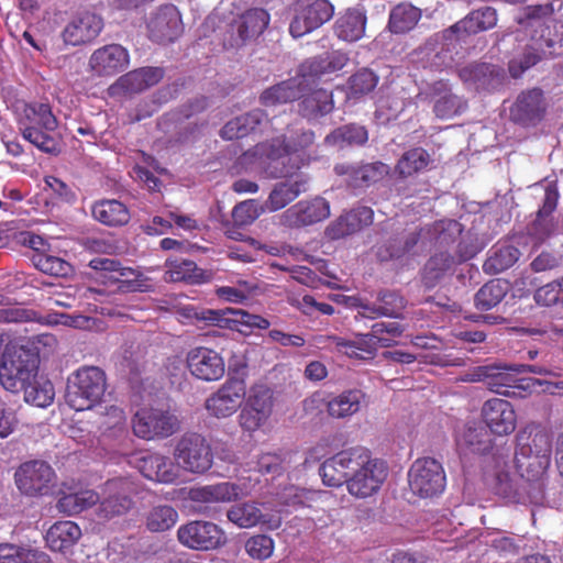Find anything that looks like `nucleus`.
Returning a JSON list of instances; mask_svg holds the SVG:
<instances>
[{"label":"nucleus","instance_id":"obj_1","mask_svg":"<svg viewBox=\"0 0 563 563\" xmlns=\"http://www.w3.org/2000/svg\"><path fill=\"white\" fill-rule=\"evenodd\" d=\"M0 383L10 393H24V400L36 407L49 406L53 384L38 376V358L29 349L0 336Z\"/></svg>","mask_w":563,"mask_h":563},{"label":"nucleus","instance_id":"obj_2","mask_svg":"<svg viewBox=\"0 0 563 563\" xmlns=\"http://www.w3.org/2000/svg\"><path fill=\"white\" fill-rule=\"evenodd\" d=\"M516 440L515 468L529 483L527 488L529 501L533 505H543L545 478L551 465V437L539 426L529 424L517 433Z\"/></svg>","mask_w":563,"mask_h":563},{"label":"nucleus","instance_id":"obj_3","mask_svg":"<svg viewBox=\"0 0 563 563\" xmlns=\"http://www.w3.org/2000/svg\"><path fill=\"white\" fill-rule=\"evenodd\" d=\"M515 364L494 363L477 366L461 377L462 382H482L496 394L505 396H522L523 391H532L542 386L543 391L551 395H563V380L549 382L538 378L519 377V372L511 369Z\"/></svg>","mask_w":563,"mask_h":563},{"label":"nucleus","instance_id":"obj_4","mask_svg":"<svg viewBox=\"0 0 563 563\" xmlns=\"http://www.w3.org/2000/svg\"><path fill=\"white\" fill-rule=\"evenodd\" d=\"M402 333V328L397 322H375L371 327V332L356 334L354 340H345L341 336H319L317 343L325 340L331 341L339 352L344 353L351 358L368 360L373 358L378 347H388L393 344L394 338Z\"/></svg>","mask_w":563,"mask_h":563},{"label":"nucleus","instance_id":"obj_5","mask_svg":"<svg viewBox=\"0 0 563 563\" xmlns=\"http://www.w3.org/2000/svg\"><path fill=\"white\" fill-rule=\"evenodd\" d=\"M104 372L97 366H84L68 377L67 404L77 411L91 409L106 393Z\"/></svg>","mask_w":563,"mask_h":563},{"label":"nucleus","instance_id":"obj_6","mask_svg":"<svg viewBox=\"0 0 563 563\" xmlns=\"http://www.w3.org/2000/svg\"><path fill=\"white\" fill-rule=\"evenodd\" d=\"M354 460L357 461V465L353 466L347 481L349 493L358 498L376 494L387 477V465L382 460L372 459L364 448H355Z\"/></svg>","mask_w":563,"mask_h":563},{"label":"nucleus","instance_id":"obj_7","mask_svg":"<svg viewBox=\"0 0 563 563\" xmlns=\"http://www.w3.org/2000/svg\"><path fill=\"white\" fill-rule=\"evenodd\" d=\"M314 142V133L311 130L302 131L292 143L275 140L267 154L271 159L269 168L273 177H287L292 169L300 168L309 157L305 150Z\"/></svg>","mask_w":563,"mask_h":563},{"label":"nucleus","instance_id":"obj_8","mask_svg":"<svg viewBox=\"0 0 563 563\" xmlns=\"http://www.w3.org/2000/svg\"><path fill=\"white\" fill-rule=\"evenodd\" d=\"M174 460L180 471L191 474H203L213 463L211 448L203 435L197 432H187L176 442Z\"/></svg>","mask_w":563,"mask_h":563},{"label":"nucleus","instance_id":"obj_9","mask_svg":"<svg viewBox=\"0 0 563 563\" xmlns=\"http://www.w3.org/2000/svg\"><path fill=\"white\" fill-rule=\"evenodd\" d=\"M132 430L142 440L166 439L179 430V421L169 410L144 407L134 413Z\"/></svg>","mask_w":563,"mask_h":563},{"label":"nucleus","instance_id":"obj_10","mask_svg":"<svg viewBox=\"0 0 563 563\" xmlns=\"http://www.w3.org/2000/svg\"><path fill=\"white\" fill-rule=\"evenodd\" d=\"M266 505L251 500L236 503L227 511L228 520L241 529L261 526L266 530H277L283 523V510Z\"/></svg>","mask_w":563,"mask_h":563},{"label":"nucleus","instance_id":"obj_11","mask_svg":"<svg viewBox=\"0 0 563 563\" xmlns=\"http://www.w3.org/2000/svg\"><path fill=\"white\" fill-rule=\"evenodd\" d=\"M133 483L129 478H113L107 481L102 487L96 515L100 521H108L129 512L133 506L131 495Z\"/></svg>","mask_w":563,"mask_h":563},{"label":"nucleus","instance_id":"obj_12","mask_svg":"<svg viewBox=\"0 0 563 563\" xmlns=\"http://www.w3.org/2000/svg\"><path fill=\"white\" fill-rule=\"evenodd\" d=\"M409 487L415 495L433 497L445 488V474L442 465L432 457L418 459L408 472Z\"/></svg>","mask_w":563,"mask_h":563},{"label":"nucleus","instance_id":"obj_13","mask_svg":"<svg viewBox=\"0 0 563 563\" xmlns=\"http://www.w3.org/2000/svg\"><path fill=\"white\" fill-rule=\"evenodd\" d=\"M178 541L186 548L200 551L214 550L227 541L224 531L216 523L192 520L177 530Z\"/></svg>","mask_w":563,"mask_h":563},{"label":"nucleus","instance_id":"obj_14","mask_svg":"<svg viewBox=\"0 0 563 563\" xmlns=\"http://www.w3.org/2000/svg\"><path fill=\"white\" fill-rule=\"evenodd\" d=\"M14 477L18 488L30 496L47 494L56 481V474L52 466L40 460L21 464Z\"/></svg>","mask_w":563,"mask_h":563},{"label":"nucleus","instance_id":"obj_15","mask_svg":"<svg viewBox=\"0 0 563 563\" xmlns=\"http://www.w3.org/2000/svg\"><path fill=\"white\" fill-rule=\"evenodd\" d=\"M246 386L243 380L230 378L205 402L208 413L218 419L234 415L245 399Z\"/></svg>","mask_w":563,"mask_h":563},{"label":"nucleus","instance_id":"obj_16","mask_svg":"<svg viewBox=\"0 0 563 563\" xmlns=\"http://www.w3.org/2000/svg\"><path fill=\"white\" fill-rule=\"evenodd\" d=\"M333 13L334 7L328 0L298 4L289 24V33L294 38H299L323 25Z\"/></svg>","mask_w":563,"mask_h":563},{"label":"nucleus","instance_id":"obj_17","mask_svg":"<svg viewBox=\"0 0 563 563\" xmlns=\"http://www.w3.org/2000/svg\"><path fill=\"white\" fill-rule=\"evenodd\" d=\"M498 22L497 10L492 7H482L472 10L463 19L443 30L442 38H461L463 42L475 34L494 29Z\"/></svg>","mask_w":563,"mask_h":563},{"label":"nucleus","instance_id":"obj_18","mask_svg":"<svg viewBox=\"0 0 563 563\" xmlns=\"http://www.w3.org/2000/svg\"><path fill=\"white\" fill-rule=\"evenodd\" d=\"M330 216V203L322 197L301 200L279 216V223L287 228L311 225Z\"/></svg>","mask_w":563,"mask_h":563},{"label":"nucleus","instance_id":"obj_19","mask_svg":"<svg viewBox=\"0 0 563 563\" xmlns=\"http://www.w3.org/2000/svg\"><path fill=\"white\" fill-rule=\"evenodd\" d=\"M148 36L152 41L166 44L177 40L183 33L180 13L173 4L159 7L147 21Z\"/></svg>","mask_w":563,"mask_h":563},{"label":"nucleus","instance_id":"obj_20","mask_svg":"<svg viewBox=\"0 0 563 563\" xmlns=\"http://www.w3.org/2000/svg\"><path fill=\"white\" fill-rule=\"evenodd\" d=\"M191 375L205 382H214L225 373L224 360L217 351L197 346L188 351L186 357Z\"/></svg>","mask_w":563,"mask_h":563},{"label":"nucleus","instance_id":"obj_21","mask_svg":"<svg viewBox=\"0 0 563 563\" xmlns=\"http://www.w3.org/2000/svg\"><path fill=\"white\" fill-rule=\"evenodd\" d=\"M164 77L161 67H141L122 75L109 87L112 97L131 96L140 93L158 84Z\"/></svg>","mask_w":563,"mask_h":563},{"label":"nucleus","instance_id":"obj_22","mask_svg":"<svg viewBox=\"0 0 563 563\" xmlns=\"http://www.w3.org/2000/svg\"><path fill=\"white\" fill-rule=\"evenodd\" d=\"M443 31L431 35L419 48L420 54L427 57L430 67L443 70L451 69L457 65L455 55L457 45L463 42L461 38H442Z\"/></svg>","mask_w":563,"mask_h":563},{"label":"nucleus","instance_id":"obj_23","mask_svg":"<svg viewBox=\"0 0 563 563\" xmlns=\"http://www.w3.org/2000/svg\"><path fill=\"white\" fill-rule=\"evenodd\" d=\"M102 29V18L93 12L85 11L68 22L63 30L62 37L67 45H84L93 41Z\"/></svg>","mask_w":563,"mask_h":563},{"label":"nucleus","instance_id":"obj_24","mask_svg":"<svg viewBox=\"0 0 563 563\" xmlns=\"http://www.w3.org/2000/svg\"><path fill=\"white\" fill-rule=\"evenodd\" d=\"M254 486L222 482L213 485L191 488L189 499L199 504L230 503L251 494Z\"/></svg>","mask_w":563,"mask_h":563},{"label":"nucleus","instance_id":"obj_25","mask_svg":"<svg viewBox=\"0 0 563 563\" xmlns=\"http://www.w3.org/2000/svg\"><path fill=\"white\" fill-rule=\"evenodd\" d=\"M130 56L119 44H109L96 49L89 58V68L98 76H113L128 67Z\"/></svg>","mask_w":563,"mask_h":563},{"label":"nucleus","instance_id":"obj_26","mask_svg":"<svg viewBox=\"0 0 563 563\" xmlns=\"http://www.w3.org/2000/svg\"><path fill=\"white\" fill-rule=\"evenodd\" d=\"M459 77L474 90H494L505 80L504 70L490 64H470L459 69Z\"/></svg>","mask_w":563,"mask_h":563},{"label":"nucleus","instance_id":"obj_27","mask_svg":"<svg viewBox=\"0 0 563 563\" xmlns=\"http://www.w3.org/2000/svg\"><path fill=\"white\" fill-rule=\"evenodd\" d=\"M136 467L151 481L173 484L180 478L176 461L159 453H146L136 460Z\"/></svg>","mask_w":563,"mask_h":563},{"label":"nucleus","instance_id":"obj_28","mask_svg":"<svg viewBox=\"0 0 563 563\" xmlns=\"http://www.w3.org/2000/svg\"><path fill=\"white\" fill-rule=\"evenodd\" d=\"M482 415L486 426L495 434L507 435L516 428V412L511 404L505 399H488L483 405Z\"/></svg>","mask_w":563,"mask_h":563},{"label":"nucleus","instance_id":"obj_29","mask_svg":"<svg viewBox=\"0 0 563 563\" xmlns=\"http://www.w3.org/2000/svg\"><path fill=\"white\" fill-rule=\"evenodd\" d=\"M334 172L336 175L345 176L350 187L366 188L383 179L389 173V167L382 162L368 164L342 163L334 166Z\"/></svg>","mask_w":563,"mask_h":563},{"label":"nucleus","instance_id":"obj_30","mask_svg":"<svg viewBox=\"0 0 563 563\" xmlns=\"http://www.w3.org/2000/svg\"><path fill=\"white\" fill-rule=\"evenodd\" d=\"M355 448L344 450L324 461L320 467V475L327 486L338 487L347 481L353 466L357 465Z\"/></svg>","mask_w":563,"mask_h":563},{"label":"nucleus","instance_id":"obj_31","mask_svg":"<svg viewBox=\"0 0 563 563\" xmlns=\"http://www.w3.org/2000/svg\"><path fill=\"white\" fill-rule=\"evenodd\" d=\"M307 190L308 178L303 174H294L285 180L277 183L265 201L268 212H275L285 208Z\"/></svg>","mask_w":563,"mask_h":563},{"label":"nucleus","instance_id":"obj_32","mask_svg":"<svg viewBox=\"0 0 563 563\" xmlns=\"http://www.w3.org/2000/svg\"><path fill=\"white\" fill-rule=\"evenodd\" d=\"M543 112V96L539 89L520 93L510 108L511 119L521 124H533L540 121Z\"/></svg>","mask_w":563,"mask_h":563},{"label":"nucleus","instance_id":"obj_33","mask_svg":"<svg viewBox=\"0 0 563 563\" xmlns=\"http://www.w3.org/2000/svg\"><path fill=\"white\" fill-rule=\"evenodd\" d=\"M271 21L269 13L262 8H253L245 11L239 20L235 21V29L239 36L236 45L244 44L260 36L268 26Z\"/></svg>","mask_w":563,"mask_h":563},{"label":"nucleus","instance_id":"obj_34","mask_svg":"<svg viewBox=\"0 0 563 563\" xmlns=\"http://www.w3.org/2000/svg\"><path fill=\"white\" fill-rule=\"evenodd\" d=\"M350 58L342 51L327 52L306 60L302 65L303 75L312 77H321L334 74L343 69Z\"/></svg>","mask_w":563,"mask_h":563},{"label":"nucleus","instance_id":"obj_35","mask_svg":"<svg viewBox=\"0 0 563 563\" xmlns=\"http://www.w3.org/2000/svg\"><path fill=\"white\" fill-rule=\"evenodd\" d=\"M432 90L435 96L433 111L438 118L450 119L465 111L466 101L453 93L446 82H435Z\"/></svg>","mask_w":563,"mask_h":563},{"label":"nucleus","instance_id":"obj_36","mask_svg":"<svg viewBox=\"0 0 563 563\" xmlns=\"http://www.w3.org/2000/svg\"><path fill=\"white\" fill-rule=\"evenodd\" d=\"M366 14L362 9H349L338 18L334 33L340 40L356 42L365 34Z\"/></svg>","mask_w":563,"mask_h":563},{"label":"nucleus","instance_id":"obj_37","mask_svg":"<svg viewBox=\"0 0 563 563\" xmlns=\"http://www.w3.org/2000/svg\"><path fill=\"white\" fill-rule=\"evenodd\" d=\"M81 530L73 521L55 522L46 532V543L52 551L66 552L79 540Z\"/></svg>","mask_w":563,"mask_h":563},{"label":"nucleus","instance_id":"obj_38","mask_svg":"<svg viewBox=\"0 0 563 563\" xmlns=\"http://www.w3.org/2000/svg\"><path fill=\"white\" fill-rule=\"evenodd\" d=\"M459 451L464 454H486L492 446L490 434L483 427L467 426L456 437Z\"/></svg>","mask_w":563,"mask_h":563},{"label":"nucleus","instance_id":"obj_39","mask_svg":"<svg viewBox=\"0 0 563 563\" xmlns=\"http://www.w3.org/2000/svg\"><path fill=\"white\" fill-rule=\"evenodd\" d=\"M421 15V10L411 3H398L389 11L387 29L393 34H406L416 27Z\"/></svg>","mask_w":563,"mask_h":563},{"label":"nucleus","instance_id":"obj_40","mask_svg":"<svg viewBox=\"0 0 563 563\" xmlns=\"http://www.w3.org/2000/svg\"><path fill=\"white\" fill-rule=\"evenodd\" d=\"M167 267V274L173 282L206 284L212 280V273L210 271L199 268L195 262L189 260H168Z\"/></svg>","mask_w":563,"mask_h":563},{"label":"nucleus","instance_id":"obj_41","mask_svg":"<svg viewBox=\"0 0 563 563\" xmlns=\"http://www.w3.org/2000/svg\"><path fill=\"white\" fill-rule=\"evenodd\" d=\"M404 308L405 300L400 295L395 291H385L379 295L377 303L363 305L360 313L366 318L379 316L398 318Z\"/></svg>","mask_w":563,"mask_h":563},{"label":"nucleus","instance_id":"obj_42","mask_svg":"<svg viewBox=\"0 0 563 563\" xmlns=\"http://www.w3.org/2000/svg\"><path fill=\"white\" fill-rule=\"evenodd\" d=\"M551 46L549 41L532 40L530 44H528L522 53V56L515 57L509 62V73L514 78L520 77L527 69L534 66L538 62H540L543 57L547 56V51L544 48Z\"/></svg>","mask_w":563,"mask_h":563},{"label":"nucleus","instance_id":"obj_43","mask_svg":"<svg viewBox=\"0 0 563 563\" xmlns=\"http://www.w3.org/2000/svg\"><path fill=\"white\" fill-rule=\"evenodd\" d=\"M0 563H51L49 556L29 545L0 544Z\"/></svg>","mask_w":563,"mask_h":563},{"label":"nucleus","instance_id":"obj_44","mask_svg":"<svg viewBox=\"0 0 563 563\" xmlns=\"http://www.w3.org/2000/svg\"><path fill=\"white\" fill-rule=\"evenodd\" d=\"M364 404L365 394L360 389H350L328 402V412L333 418H345L356 413Z\"/></svg>","mask_w":563,"mask_h":563},{"label":"nucleus","instance_id":"obj_45","mask_svg":"<svg viewBox=\"0 0 563 563\" xmlns=\"http://www.w3.org/2000/svg\"><path fill=\"white\" fill-rule=\"evenodd\" d=\"M100 494L92 489H81L64 494L57 501V508L67 516L78 515L98 504Z\"/></svg>","mask_w":563,"mask_h":563},{"label":"nucleus","instance_id":"obj_46","mask_svg":"<svg viewBox=\"0 0 563 563\" xmlns=\"http://www.w3.org/2000/svg\"><path fill=\"white\" fill-rule=\"evenodd\" d=\"M302 81L301 78H291L283 81L266 89L262 93L261 100L265 106H275L299 99L302 97Z\"/></svg>","mask_w":563,"mask_h":563},{"label":"nucleus","instance_id":"obj_47","mask_svg":"<svg viewBox=\"0 0 563 563\" xmlns=\"http://www.w3.org/2000/svg\"><path fill=\"white\" fill-rule=\"evenodd\" d=\"M93 218L109 227L126 224L130 220L128 208L118 200H103L93 205Z\"/></svg>","mask_w":563,"mask_h":563},{"label":"nucleus","instance_id":"obj_48","mask_svg":"<svg viewBox=\"0 0 563 563\" xmlns=\"http://www.w3.org/2000/svg\"><path fill=\"white\" fill-rule=\"evenodd\" d=\"M520 256L517 247L509 244H497L489 251V256L484 262L483 269L487 274H499L511 267Z\"/></svg>","mask_w":563,"mask_h":563},{"label":"nucleus","instance_id":"obj_49","mask_svg":"<svg viewBox=\"0 0 563 563\" xmlns=\"http://www.w3.org/2000/svg\"><path fill=\"white\" fill-rule=\"evenodd\" d=\"M421 231L412 230L401 238H394L377 246V257L380 261L400 258L406 255L419 241Z\"/></svg>","mask_w":563,"mask_h":563},{"label":"nucleus","instance_id":"obj_50","mask_svg":"<svg viewBox=\"0 0 563 563\" xmlns=\"http://www.w3.org/2000/svg\"><path fill=\"white\" fill-rule=\"evenodd\" d=\"M332 109V93L325 89L312 91L299 103V112L309 120L328 114Z\"/></svg>","mask_w":563,"mask_h":563},{"label":"nucleus","instance_id":"obj_51","mask_svg":"<svg viewBox=\"0 0 563 563\" xmlns=\"http://www.w3.org/2000/svg\"><path fill=\"white\" fill-rule=\"evenodd\" d=\"M367 130L363 125L351 123L342 125L332 131L325 136L324 142L328 145L342 148L352 145H363L367 142Z\"/></svg>","mask_w":563,"mask_h":563},{"label":"nucleus","instance_id":"obj_52","mask_svg":"<svg viewBox=\"0 0 563 563\" xmlns=\"http://www.w3.org/2000/svg\"><path fill=\"white\" fill-rule=\"evenodd\" d=\"M454 265V257L446 252L431 256L422 272V283L427 288H433Z\"/></svg>","mask_w":563,"mask_h":563},{"label":"nucleus","instance_id":"obj_53","mask_svg":"<svg viewBox=\"0 0 563 563\" xmlns=\"http://www.w3.org/2000/svg\"><path fill=\"white\" fill-rule=\"evenodd\" d=\"M509 285L504 279H493L479 288L475 295V306L481 310L496 307L508 292Z\"/></svg>","mask_w":563,"mask_h":563},{"label":"nucleus","instance_id":"obj_54","mask_svg":"<svg viewBox=\"0 0 563 563\" xmlns=\"http://www.w3.org/2000/svg\"><path fill=\"white\" fill-rule=\"evenodd\" d=\"M89 266L99 272L97 277L99 280L109 285L121 284L133 274L130 268L121 267L119 262L111 258H93L90 261Z\"/></svg>","mask_w":563,"mask_h":563},{"label":"nucleus","instance_id":"obj_55","mask_svg":"<svg viewBox=\"0 0 563 563\" xmlns=\"http://www.w3.org/2000/svg\"><path fill=\"white\" fill-rule=\"evenodd\" d=\"M178 520L177 510L170 505H156L145 517L146 528L152 532H164L172 529Z\"/></svg>","mask_w":563,"mask_h":563},{"label":"nucleus","instance_id":"obj_56","mask_svg":"<svg viewBox=\"0 0 563 563\" xmlns=\"http://www.w3.org/2000/svg\"><path fill=\"white\" fill-rule=\"evenodd\" d=\"M31 261L36 269L49 276L67 277L73 273L70 263L46 251L33 254Z\"/></svg>","mask_w":563,"mask_h":563},{"label":"nucleus","instance_id":"obj_57","mask_svg":"<svg viewBox=\"0 0 563 563\" xmlns=\"http://www.w3.org/2000/svg\"><path fill=\"white\" fill-rule=\"evenodd\" d=\"M24 117L27 121V123H23L24 126L34 125L37 129L53 131L57 125V121L47 103L26 104L24 108Z\"/></svg>","mask_w":563,"mask_h":563},{"label":"nucleus","instance_id":"obj_58","mask_svg":"<svg viewBox=\"0 0 563 563\" xmlns=\"http://www.w3.org/2000/svg\"><path fill=\"white\" fill-rule=\"evenodd\" d=\"M268 212L266 203H260L255 199H247L238 203L232 210V218L236 225L252 224L261 214Z\"/></svg>","mask_w":563,"mask_h":563},{"label":"nucleus","instance_id":"obj_59","mask_svg":"<svg viewBox=\"0 0 563 563\" xmlns=\"http://www.w3.org/2000/svg\"><path fill=\"white\" fill-rule=\"evenodd\" d=\"M429 154L423 148H413L406 152L397 164V172L402 177L411 176L424 169L429 164Z\"/></svg>","mask_w":563,"mask_h":563},{"label":"nucleus","instance_id":"obj_60","mask_svg":"<svg viewBox=\"0 0 563 563\" xmlns=\"http://www.w3.org/2000/svg\"><path fill=\"white\" fill-rule=\"evenodd\" d=\"M284 470L283 461L279 455L273 453L262 454L252 468L253 474L249 476V479L254 482V484L250 486L255 487V485L260 483V474L276 477L279 476Z\"/></svg>","mask_w":563,"mask_h":563},{"label":"nucleus","instance_id":"obj_61","mask_svg":"<svg viewBox=\"0 0 563 563\" xmlns=\"http://www.w3.org/2000/svg\"><path fill=\"white\" fill-rule=\"evenodd\" d=\"M102 434L110 439H121L126 435V424L124 411L119 407H110L102 424Z\"/></svg>","mask_w":563,"mask_h":563},{"label":"nucleus","instance_id":"obj_62","mask_svg":"<svg viewBox=\"0 0 563 563\" xmlns=\"http://www.w3.org/2000/svg\"><path fill=\"white\" fill-rule=\"evenodd\" d=\"M245 405L249 408H256L267 415L273 411V391L264 384L253 385L247 396L245 395Z\"/></svg>","mask_w":563,"mask_h":563},{"label":"nucleus","instance_id":"obj_63","mask_svg":"<svg viewBox=\"0 0 563 563\" xmlns=\"http://www.w3.org/2000/svg\"><path fill=\"white\" fill-rule=\"evenodd\" d=\"M274 540L266 534H255L250 537L245 544V552L254 560L264 561L272 556L274 552Z\"/></svg>","mask_w":563,"mask_h":563},{"label":"nucleus","instance_id":"obj_64","mask_svg":"<svg viewBox=\"0 0 563 563\" xmlns=\"http://www.w3.org/2000/svg\"><path fill=\"white\" fill-rule=\"evenodd\" d=\"M378 84V76L367 68L354 74L349 80L350 95L361 97L369 93Z\"/></svg>","mask_w":563,"mask_h":563}]
</instances>
